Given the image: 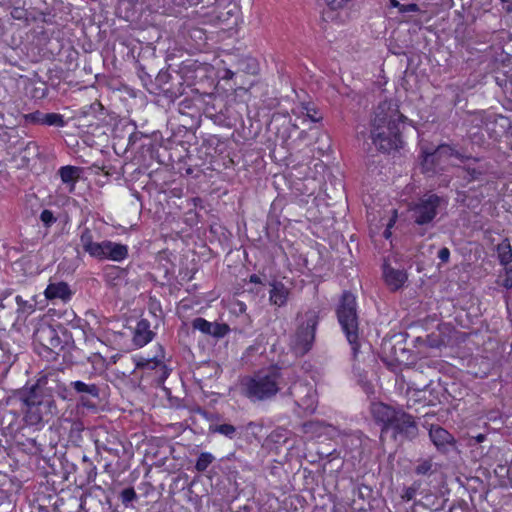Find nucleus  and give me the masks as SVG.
Returning a JSON list of instances; mask_svg holds the SVG:
<instances>
[{
    "label": "nucleus",
    "mask_w": 512,
    "mask_h": 512,
    "mask_svg": "<svg viewBox=\"0 0 512 512\" xmlns=\"http://www.w3.org/2000/svg\"><path fill=\"white\" fill-rule=\"evenodd\" d=\"M408 118L392 100L380 102L370 124V139L380 151L389 152L402 146L401 130Z\"/></svg>",
    "instance_id": "1"
},
{
    "label": "nucleus",
    "mask_w": 512,
    "mask_h": 512,
    "mask_svg": "<svg viewBox=\"0 0 512 512\" xmlns=\"http://www.w3.org/2000/svg\"><path fill=\"white\" fill-rule=\"evenodd\" d=\"M53 397L40 386L33 387L22 399L23 420L26 425L41 428L56 415Z\"/></svg>",
    "instance_id": "2"
},
{
    "label": "nucleus",
    "mask_w": 512,
    "mask_h": 512,
    "mask_svg": "<svg viewBox=\"0 0 512 512\" xmlns=\"http://www.w3.org/2000/svg\"><path fill=\"white\" fill-rule=\"evenodd\" d=\"M282 373L279 369L273 368L265 372H259L253 377L244 380V394L251 401L266 400L280 389Z\"/></svg>",
    "instance_id": "3"
},
{
    "label": "nucleus",
    "mask_w": 512,
    "mask_h": 512,
    "mask_svg": "<svg viewBox=\"0 0 512 512\" xmlns=\"http://www.w3.org/2000/svg\"><path fill=\"white\" fill-rule=\"evenodd\" d=\"M66 342V335L59 326V329L52 325L41 323L34 332L35 350L42 357L55 359V356L63 350Z\"/></svg>",
    "instance_id": "4"
},
{
    "label": "nucleus",
    "mask_w": 512,
    "mask_h": 512,
    "mask_svg": "<svg viewBox=\"0 0 512 512\" xmlns=\"http://www.w3.org/2000/svg\"><path fill=\"white\" fill-rule=\"evenodd\" d=\"M337 316L353 352L356 353L359 348L358 317L356 312V298L352 293H343L340 305L337 309Z\"/></svg>",
    "instance_id": "5"
},
{
    "label": "nucleus",
    "mask_w": 512,
    "mask_h": 512,
    "mask_svg": "<svg viewBox=\"0 0 512 512\" xmlns=\"http://www.w3.org/2000/svg\"><path fill=\"white\" fill-rule=\"evenodd\" d=\"M446 206L445 200L436 194H425L410 205V217L415 224L423 226L430 224L439 210Z\"/></svg>",
    "instance_id": "6"
},
{
    "label": "nucleus",
    "mask_w": 512,
    "mask_h": 512,
    "mask_svg": "<svg viewBox=\"0 0 512 512\" xmlns=\"http://www.w3.org/2000/svg\"><path fill=\"white\" fill-rule=\"evenodd\" d=\"M317 323L318 318L315 312L310 311L305 314V322L298 327L291 341V347L296 354L303 355L310 350Z\"/></svg>",
    "instance_id": "7"
},
{
    "label": "nucleus",
    "mask_w": 512,
    "mask_h": 512,
    "mask_svg": "<svg viewBox=\"0 0 512 512\" xmlns=\"http://www.w3.org/2000/svg\"><path fill=\"white\" fill-rule=\"evenodd\" d=\"M289 394L294 398L297 406L304 411L313 413L317 406L316 391L312 385L295 382L289 388Z\"/></svg>",
    "instance_id": "8"
},
{
    "label": "nucleus",
    "mask_w": 512,
    "mask_h": 512,
    "mask_svg": "<svg viewBox=\"0 0 512 512\" xmlns=\"http://www.w3.org/2000/svg\"><path fill=\"white\" fill-rule=\"evenodd\" d=\"M128 256L127 245L116 243L110 240H104L99 243V248L93 258L98 260H111L121 262Z\"/></svg>",
    "instance_id": "9"
},
{
    "label": "nucleus",
    "mask_w": 512,
    "mask_h": 512,
    "mask_svg": "<svg viewBox=\"0 0 512 512\" xmlns=\"http://www.w3.org/2000/svg\"><path fill=\"white\" fill-rule=\"evenodd\" d=\"M390 428L396 434H400L407 439H413L418 434V427L414 418L403 410L398 411Z\"/></svg>",
    "instance_id": "10"
},
{
    "label": "nucleus",
    "mask_w": 512,
    "mask_h": 512,
    "mask_svg": "<svg viewBox=\"0 0 512 512\" xmlns=\"http://www.w3.org/2000/svg\"><path fill=\"white\" fill-rule=\"evenodd\" d=\"M422 154L424 156L423 167L427 171L431 169V164H433L435 160L449 159L451 157H456L461 161L465 159L463 155L446 144L439 145L434 151L422 148Z\"/></svg>",
    "instance_id": "11"
},
{
    "label": "nucleus",
    "mask_w": 512,
    "mask_h": 512,
    "mask_svg": "<svg viewBox=\"0 0 512 512\" xmlns=\"http://www.w3.org/2000/svg\"><path fill=\"white\" fill-rule=\"evenodd\" d=\"M399 410L384 403L378 402L371 405V413L377 422L384 425V429L391 427Z\"/></svg>",
    "instance_id": "12"
},
{
    "label": "nucleus",
    "mask_w": 512,
    "mask_h": 512,
    "mask_svg": "<svg viewBox=\"0 0 512 512\" xmlns=\"http://www.w3.org/2000/svg\"><path fill=\"white\" fill-rule=\"evenodd\" d=\"M383 276L391 290H398L407 280L405 271L394 269L387 264H384Z\"/></svg>",
    "instance_id": "13"
},
{
    "label": "nucleus",
    "mask_w": 512,
    "mask_h": 512,
    "mask_svg": "<svg viewBox=\"0 0 512 512\" xmlns=\"http://www.w3.org/2000/svg\"><path fill=\"white\" fill-rule=\"evenodd\" d=\"M290 291L280 281H273L270 283L269 301L272 305L282 307L288 301Z\"/></svg>",
    "instance_id": "14"
},
{
    "label": "nucleus",
    "mask_w": 512,
    "mask_h": 512,
    "mask_svg": "<svg viewBox=\"0 0 512 512\" xmlns=\"http://www.w3.org/2000/svg\"><path fill=\"white\" fill-rule=\"evenodd\" d=\"M153 337L154 333L150 329V323L146 319L138 321L133 335L134 344L138 347H142L150 342Z\"/></svg>",
    "instance_id": "15"
},
{
    "label": "nucleus",
    "mask_w": 512,
    "mask_h": 512,
    "mask_svg": "<svg viewBox=\"0 0 512 512\" xmlns=\"http://www.w3.org/2000/svg\"><path fill=\"white\" fill-rule=\"evenodd\" d=\"M71 295V290L65 282L50 283L45 289V296L49 300L61 299L67 301L70 299Z\"/></svg>",
    "instance_id": "16"
},
{
    "label": "nucleus",
    "mask_w": 512,
    "mask_h": 512,
    "mask_svg": "<svg viewBox=\"0 0 512 512\" xmlns=\"http://www.w3.org/2000/svg\"><path fill=\"white\" fill-rule=\"evenodd\" d=\"M429 436L438 449L446 450L447 446L453 444V437L442 427H432L429 431Z\"/></svg>",
    "instance_id": "17"
},
{
    "label": "nucleus",
    "mask_w": 512,
    "mask_h": 512,
    "mask_svg": "<svg viewBox=\"0 0 512 512\" xmlns=\"http://www.w3.org/2000/svg\"><path fill=\"white\" fill-rule=\"evenodd\" d=\"M99 243L95 241L94 233L90 228H84L80 234V246L83 251L89 256L94 257L98 248Z\"/></svg>",
    "instance_id": "18"
},
{
    "label": "nucleus",
    "mask_w": 512,
    "mask_h": 512,
    "mask_svg": "<svg viewBox=\"0 0 512 512\" xmlns=\"http://www.w3.org/2000/svg\"><path fill=\"white\" fill-rule=\"evenodd\" d=\"M158 349H159V352L152 359H144L143 361L138 362L137 366L143 367V368H151V369H155V368L159 367L163 371L162 377L166 378L168 376V371L164 364V351L161 346H159Z\"/></svg>",
    "instance_id": "19"
},
{
    "label": "nucleus",
    "mask_w": 512,
    "mask_h": 512,
    "mask_svg": "<svg viewBox=\"0 0 512 512\" xmlns=\"http://www.w3.org/2000/svg\"><path fill=\"white\" fill-rule=\"evenodd\" d=\"M71 387L78 393L81 394V402L83 405H87L84 402V395H89L93 398L99 397V388L96 384H87L83 381H73L71 382Z\"/></svg>",
    "instance_id": "20"
},
{
    "label": "nucleus",
    "mask_w": 512,
    "mask_h": 512,
    "mask_svg": "<svg viewBox=\"0 0 512 512\" xmlns=\"http://www.w3.org/2000/svg\"><path fill=\"white\" fill-rule=\"evenodd\" d=\"M79 168L74 166H64L59 169V175L63 183L69 184L70 191L73 190L75 183L79 178Z\"/></svg>",
    "instance_id": "21"
},
{
    "label": "nucleus",
    "mask_w": 512,
    "mask_h": 512,
    "mask_svg": "<svg viewBox=\"0 0 512 512\" xmlns=\"http://www.w3.org/2000/svg\"><path fill=\"white\" fill-rule=\"evenodd\" d=\"M497 254L500 263L507 266L512 262V246L508 239H504L497 245Z\"/></svg>",
    "instance_id": "22"
},
{
    "label": "nucleus",
    "mask_w": 512,
    "mask_h": 512,
    "mask_svg": "<svg viewBox=\"0 0 512 512\" xmlns=\"http://www.w3.org/2000/svg\"><path fill=\"white\" fill-rule=\"evenodd\" d=\"M210 430L214 433H219L229 439L235 438L237 433L236 427L227 423L211 426Z\"/></svg>",
    "instance_id": "23"
},
{
    "label": "nucleus",
    "mask_w": 512,
    "mask_h": 512,
    "mask_svg": "<svg viewBox=\"0 0 512 512\" xmlns=\"http://www.w3.org/2000/svg\"><path fill=\"white\" fill-rule=\"evenodd\" d=\"M215 460V457L209 452H202L195 464V469L198 472H204L209 465Z\"/></svg>",
    "instance_id": "24"
},
{
    "label": "nucleus",
    "mask_w": 512,
    "mask_h": 512,
    "mask_svg": "<svg viewBox=\"0 0 512 512\" xmlns=\"http://www.w3.org/2000/svg\"><path fill=\"white\" fill-rule=\"evenodd\" d=\"M44 125L64 127L66 125V121L64 120V117L61 114L45 113Z\"/></svg>",
    "instance_id": "25"
},
{
    "label": "nucleus",
    "mask_w": 512,
    "mask_h": 512,
    "mask_svg": "<svg viewBox=\"0 0 512 512\" xmlns=\"http://www.w3.org/2000/svg\"><path fill=\"white\" fill-rule=\"evenodd\" d=\"M192 325L194 329L199 330L204 334L210 335L212 322H209L204 318H196Z\"/></svg>",
    "instance_id": "26"
},
{
    "label": "nucleus",
    "mask_w": 512,
    "mask_h": 512,
    "mask_svg": "<svg viewBox=\"0 0 512 512\" xmlns=\"http://www.w3.org/2000/svg\"><path fill=\"white\" fill-rule=\"evenodd\" d=\"M45 113L40 111H34L32 113L24 115V119L27 123L41 124L44 125Z\"/></svg>",
    "instance_id": "27"
},
{
    "label": "nucleus",
    "mask_w": 512,
    "mask_h": 512,
    "mask_svg": "<svg viewBox=\"0 0 512 512\" xmlns=\"http://www.w3.org/2000/svg\"><path fill=\"white\" fill-rule=\"evenodd\" d=\"M229 331V327L227 324L220 323H212L210 335L215 337H223Z\"/></svg>",
    "instance_id": "28"
},
{
    "label": "nucleus",
    "mask_w": 512,
    "mask_h": 512,
    "mask_svg": "<svg viewBox=\"0 0 512 512\" xmlns=\"http://www.w3.org/2000/svg\"><path fill=\"white\" fill-rule=\"evenodd\" d=\"M102 110H103L102 104L100 102H95V103L90 104L89 106L83 107L80 111V114L85 117L92 113L96 114Z\"/></svg>",
    "instance_id": "29"
},
{
    "label": "nucleus",
    "mask_w": 512,
    "mask_h": 512,
    "mask_svg": "<svg viewBox=\"0 0 512 512\" xmlns=\"http://www.w3.org/2000/svg\"><path fill=\"white\" fill-rule=\"evenodd\" d=\"M432 469V463L431 461L429 460H424L422 461L421 463H419L416 468H415V472L418 474V475H425V474H428Z\"/></svg>",
    "instance_id": "30"
},
{
    "label": "nucleus",
    "mask_w": 512,
    "mask_h": 512,
    "mask_svg": "<svg viewBox=\"0 0 512 512\" xmlns=\"http://www.w3.org/2000/svg\"><path fill=\"white\" fill-rule=\"evenodd\" d=\"M40 219L45 226H50L56 221V218L54 217L52 211L48 209H45L41 212Z\"/></svg>",
    "instance_id": "31"
},
{
    "label": "nucleus",
    "mask_w": 512,
    "mask_h": 512,
    "mask_svg": "<svg viewBox=\"0 0 512 512\" xmlns=\"http://www.w3.org/2000/svg\"><path fill=\"white\" fill-rule=\"evenodd\" d=\"M136 492L133 488H126L121 492V500L124 504H128L136 498Z\"/></svg>",
    "instance_id": "32"
},
{
    "label": "nucleus",
    "mask_w": 512,
    "mask_h": 512,
    "mask_svg": "<svg viewBox=\"0 0 512 512\" xmlns=\"http://www.w3.org/2000/svg\"><path fill=\"white\" fill-rule=\"evenodd\" d=\"M326 4L332 9L337 10L345 7L351 0H324Z\"/></svg>",
    "instance_id": "33"
},
{
    "label": "nucleus",
    "mask_w": 512,
    "mask_h": 512,
    "mask_svg": "<svg viewBox=\"0 0 512 512\" xmlns=\"http://www.w3.org/2000/svg\"><path fill=\"white\" fill-rule=\"evenodd\" d=\"M10 14H11V17L16 20H23V19H26V17H27L26 10L23 8H20V7H14L11 10Z\"/></svg>",
    "instance_id": "34"
},
{
    "label": "nucleus",
    "mask_w": 512,
    "mask_h": 512,
    "mask_svg": "<svg viewBox=\"0 0 512 512\" xmlns=\"http://www.w3.org/2000/svg\"><path fill=\"white\" fill-rule=\"evenodd\" d=\"M506 289L512 288V268L505 267V278L502 284Z\"/></svg>",
    "instance_id": "35"
},
{
    "label": "nucleus",
    "mask_w": 512,
    "mask_h": 512,
    "mask_svg": "<svg viewBox=\"0 0 512 512\" xmlns=\"http://www.w3.org/2000/svg\"><path fill=\"white\" fill-rule=\"evenodd\" d=\"M417 11H419V6L415 3H410V4H402L400 13L417 12Z\"/></svg>",
    "instance_id": "36"
},
{
    "label": "nucleus",
    "mask_w": 512,
    "mask_h": 512,
    "mask_svg": "<svg viewBox=\"0 0 512 512\" xmlns=\"http://www.w3.org/2000/svg\"><path fill=\"white\" fill-rule=\"evenodd\" d=\"M438 257L442 262H444V263L448 262L449 257H450L449 249L446 247L440 249V251L438 252Z\"/></svg>",
    "instance_id": "37"
},
{
    "label": "nucleus",
    "mask_w": 512,
    "mask_h": 512,
    "mask_svg": "<svg viewBox=\"0 0 512 512\" xmlns=\"http://www.w3.org/2000/svg\"><path fill=\"white\" fill-rule=\"evenodd\" d=\"M319 427V424L317 422H308L303 424V430L304 433L312 432L314 430H317Z\"/></svg>",
    "instance_id": "38"
},
{
    "label": "nucleus",
    "mask_w": 512,
    "mask_h": 512,
    "mask_svg": "<svg viewBox=\"0 0 512 512\" xmlns=\"http://www.w3.org/2000/svg\"><path fill=\"white\" fill-rule=\"evenodd\" d=\"M306 110V116L313 122H317L320 120V117H316V111L314 109H310L308 107H303Z\"/></svg>",
    "instance_id": "39"
},
{
    "label": "nucleus",
    "mask_w": 512,
    "mask_h": 512,
    "mask_svg": "<svg viewBox=\"0 0 512 512\" xmlns=\"http://www.w3.org/2000/svg\"><path fill=\"white\" fill-rule=\"evenodd\" d=\"M467 172L470 175L471 180L478 179L479 176L482 174V171H479L475 168H470V167L467 168Z\"/></svg>",
    "instance_id": "40"
},
{
    "label": "nucleus",
    "mask_w": 512,
    "mask_h": 512,
    "mask_svg": "<svg viewBox=\"0 0 512 512\" xmlns=\"http://www.w3.org/2000/svg\"><path fill=\"white\" fill-rule=\"evenodd\" d=\"M415 495V489L408 488L405 490L404 494L402 495V498L409 501L411 500Z\"/></svg>",
    "instance_id": "41"
},
{
    "label": "nucleus",
    "mask_w": 512,
    "mask_h": 512,
    "mask_svg": "<svg viewBox=\"0 0 512 512\" xmlns=\"http://www.w3.org/2000/svg\"><path fill=\"white\" fill-rule=\"evenodd\" d=\"M393 222L394 221L391 220L390 223L388 224L387 228L385 229V231H384L385 238H389L390 237V235H391L390 228L392 227Z\"/></svg>",
    "instance_id": "42"
},
{
    "label": "nucleus",
    "mask_w": 512,
    "mask_h": 512,
    "mask_svg": "<svg viewBox=\"0 0 512 512\" xmlns=\"http://www.w3.org/2000/svg\"><path fill=\"white\" fill-rule=\"evenodd\" d=\"M112 273H115V274H118V275H119V274H122V273H123V270H119V269H117V268L112 269V271H111V272L107 273V278H108V280H109V281H110V277H111V274H112Z\"/></svg>",
    "instance_id": "43"
},
{
    "label": "nucleus",
    "mask_w": 512,
    "mask_h": 512,
    "mask_svg": "<svg viewBox=\"0 0 512 512\" xmlns=\"http://www.w3.org/2000/svg\"><path fill=\"white\" fill-rule=\"evenodd\" d=\"M250 282L257 284V283H261V280H260L259 276L253 274V275L250 276Z\"/></svg>",
    "instance_id": "44"
},
{
    "label": "nucleus",
    "mask_w": 512,
    "mask_h": 512,
    "mask_svg": "<svg viewBox=\"0 0 512 512\" xmlns=\"http://www.w3.org/2000/svg\"><path fill=\"white\" fill-rule=\"evenodd\" d=\"M390 3H391V6L398 8L399 11L401 10L402 4L400 2H398L397 0H390Z\"/></svg>",
    "instance_id": "45"
},
{
    "label": "nucleus",
    "mask_w": 512,
    "mask_h": 512,
    "mask_svg": "<svg viewBox=\"0 0 512 512\" xmlns=\"http://www.w3.org/2000/svg\"><path fill=\"white\" fill-rule=\"evenodd\" d=\"M234 76V72L231 70H226L224 79H232Z\"/></svg>",
    "instance_id": "46"
},
{
    "label": "nucleus",
    "mask_w": 512,
    "mask_h": 512,
    "mask_svg": "<svg viewBox=\"0 0 512 512\" xmlns=\"http://www.w3.org/2000/svg\"><path fill=\"white\" fill-rule=\"evenodd\" d=\"M15 300L19 306L26 304V301H24L21 296H16Z\"/></svg>",
    "instance_id": "47"
},
{
    "label": "nucleus",
    "mask_w": 512,
    "mask_h": 512,
    "mask_svg": "<svg viewBox=\"0 0 512 512\" xmlns=\"http://www.w3.org/2000/svg\"><path fill=\"white\" fill-rule=\"evenodd\" d=\"M31 147H32V148H34V149H36V148H37V146H36V144H35L34 142H29V143L27 144V148H31Z\"/></svg>",
    "instance_id": "48"
},
{
    "label": "nucleus",
    "mask_w": 512,
    "mask_h": 512,
    "mask_svg": "<svg viewBox=\"0 0 512 512\" xmlns=\"http://www.w3.org/2000/svg\"><path fill=\"white\" fill-rule=\"evenodd\" d=\"M484 438H485V436H484V435H482V434H480V435H478V436L476 437V439H477V441H478V442H482V441L484 440Z\"/></svg>",
    "instance_id": "49"
},
{
    "label": "nucleus",
    "mask_w": 512,
    "mask_h": 512,
    "mask_svg": "<svg viewBox=\"0 0 512 512\" xmlns=\"http://www.w3.org/2000/svg\"><path fill=\"white\" fill-rule=\"evenodd\" d=\"M4 308H5L4 300L0 299V309H4Z\"/></svg>",
    "instance_id": "50"
},
{
    "label": "nucleus",
    "mask_w": 512,
    "mask_h": 512,
    "mask_svg": "<svg viewBox=\"0 0 512 512\" xmlns=\"http://www.w3.org/2000/svg\"><path fill=\"white\" fill-rule=\"evenodd\" d=\"M507 11H508V12H511V11H512V5H509V6L507 7Z\"/></svg>",
    "instance_id": "51"
},
{
    "label": "nucleus",
    "mask_w": 512,
    "mask_h": 512,
    "mask_svg": "<svg viewBox=\"0 0 512 512\" xmlns=\"http://www.w3.org/2000/svg\"><path fill=\"white\" fill-rule=\"evenodd\" d=\"M502 2H505V3H510L512 2V0H501Z\"/></svg>",
    "instance_id": "52"
},
{
    "label": "nucleus",
    "mask_w": 512,
    "mask_h": 512,
    "mask_svg": "<svg viewBox=\"0 0 512 512\" xmlns=\"http://www.w3.org/2000/svg\"><path fill=\"white\" fill-rule=\"evenodd\" d=\"M511 150H512V144H511Z\"/></svg>",
    "instance_id": "53"
}]
</instances>
